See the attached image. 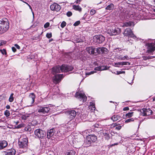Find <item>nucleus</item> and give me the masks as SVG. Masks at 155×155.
Listing matches in <instances>:
<instances>
[{
  "instance_id": "46",
  "label": "nucleus",
  "mask_w": 155,
  "mask_h": 155,
  "mask_svg": "<svg viewBox=\"0 0 155 155\" xmlns=\"http://www.w3.org/2000/svg\"><path fill=\"white\" fill-rule=\"evenodd\" d=\"M142 58L143 59V60H146L147 59H149V56H144L142 57Z\"/></svg>"
},
{
  "instance_id": "19",
  "label": "nucleus",
  "mask_w": 155,
  "mask_h": 155,
  "mask_svg": "<svg viewBox=\"0 0 155 155\" xmlns=\"http://www.w3.org/2000/svg\"><path fill=\"white\" fill-rule=\"evenodd\" d=\"M63 72H67L72 71L74 69L73 67L70 65H62Z\"/></svg>"
},
{
  "instance_id": "38",
  "label": "nucleus",
  "mask_w": 155,
  "mask_h": 155,
  "mask_svg": "<svg viewBox=\"0 0 155 155\" xmlns=\"http://www.w3.org/2000/svg\"><path fill=\"white\" fill-rule=\"evenodd\" d=\"M134 120L133 118H130V119H128L126 120L125 121V123H128L129 122H130L132 121H134Z\"/></svg>"
},
{
  "instance_id": "25",
  "label": "nucleus",
  "mask_w": 155,
  "mask_h": 155,
  "mask_svg": "<svg viewBox=\"0 0 155 155\" xmlns=\"http://www.w3.org/2000/svg\"><path fill=\"white\" fill-rule=\"evenodd\" d=\"M54 129H51L48 130L47 132V137L50 139L54 134Z\"/></svg>"
},
{
  "instance_id": "63",
  "label": "nucleus",
  "mask_w": 155,
  "mask_h": 155,
  "mask_svg": "<svg viewBox=\"0 0 155 155\" xmlns=\"http://www.w3.org/2000/svg\"><path fill=\"white\" fill-rule=\"evenodd\" d=\"M114 124H115V127H116V126H117L118 125V124H117V123H114Z\"/></svg>"
},
{
  "instance_id": "45",
  "label": "nucleus",
  "mask_w": 155,
  "mask_h": 155,
  "mask_svg": "<svg viewBox=\"0 0 155 155\" xmlns=\"http://www.w3.org/2000/svg\"><path fill=\"white\" fill-rule=\"evenodd\" d=\"M46 37L48 38H50L52 37V34L51 33H47L46 35Z\"/></svg>"
},
{
  "instance_id": "60",
  "label": "nucleus",
  "mask_w": 155,
  "mask_h": 155,
  "mask_svg": "<svg viewBox=\"0 0 155 155\" xmlns=\"http://www.w3.org/2000/svg\"><path fill=\"white\" fill-rule=\"evenodd\" d=\"M117 74H121V71H117Z\"/></svg>"
},
{
  "instance_id": "40",
  "label": "nucleus",
  "mask_w": 155,
  "mask_h": 155,
  "mask_svg": "<svg viewBox=\"0 0 155 155\" xmlns=\"http://www.w3.org/2000/svg\"><path fill=\"white\" fill-rule=\"evenodd\" d=\"M130 63L127 62H121V65H130Z\"/></svg>"
},
{
  "instance_id": "55",
  "label": "nucleus",
  "mask_w": 155,
  "mask_h": 155,
  "mask_svg": "<svg viewBox=\"0 0 155 155\" xmlns=\"http://www.w3.org/2000/svg\"><path fill=\"white\" fill-rule=\"evenodd\" d=\"M115 64L116 65H121V62H117V63H115Z\"/></svg>"
},
{
  "instance_id": "43",
  "label": "nucleus",
  "mask_w": 155,
  "mask_h": 155,
  "mask_svg": "<svg viewBox=\"0 0 155 155\" xmlns=\"http://www.w3.org/2000/svg\"><path fill=\"white\" fill-rule=\"evenodd\" d=\"M80 23V21H76L74 24V26H78Z\"/></svg>"
},
{
  "instance_id": "8",
  "label": "nucleus",
  "mask_w": 155,
  "mask_h": 155,
  "mask_svg": "<svg viewBox=\"0 0 155 155\" xmlns=\"http://www.w3.org/2000/svg\"><path fill=\"white\" fill-rule=\"evenodd\" d=\"M50 110L49 106H40L38 109V112L41 114H47L50 112Z\"/></svg>"
},
{
  "instance_id": "56",
  "label": "nucleus",
  "mask_w": 155,
  "mask_h": 155,
  "mask_svg": "<svg viewBox=\"0 0 155 155\" xmlns=\"http://www.w3.org/2000/svg\"><path fill=\"white\" fill-rule=\"evenodd\" d=\"M110 127L111 128H113L114 127H115V124H114V123L112 124L111 125Z\"/></svg>"
},
{
  "instance_id": "54",
  "label": "nucleus",
  "mask_w": 155,
  "mask_h": 155,
  "mask_svg": "<svg viewBox=\"0 0 155 155\" xmlns=\"http://www.w3.org/2000/svg\"><path fill=\"white\" fill-rule=\"evenodd\" d=\"M81 0H76V1L75 2H76L77 4H79Z\"/></svg>"
},
{
  "instance_id": "42",
  "label": "nucleus",
  "mask_w": 155,
  "mask_h": 155,
  "mask_svg": "<svg viewBox=\"0 0 155 155\" xmlns=\"http://www.w3.org/2000/svg\"><path fill=\"white\" fill-rule=\"evenodd\" d=\"M0 51L3 54H7L6 50L5 49L0 50Z\"/></svg>"
},
{
  "instance_id": "18",
  "label": "nucleus",
  "mask_w": 155,
  "mask_h": 155,
  "mask_svg": "<svg viewBox=\"0 0 155 155\" xmlns=\"http://www.w3.org/2000/svg\"><path fill=\"white\" fill-rule=\"evenodd\" d=\"M63 75L58 74L55 75L53 77L54 82L55 84L58 83L60 82L63 78Z\"/></svg>"
},
{
  "instance_id": "15",
  "label": "nucleus",
  "mask_w": 155,
  "mask_h": 155,
  "mask_svg": "<svg viewBox=\"0 0 155 155\" xmlns=\"http://www.w3.org/2000/svg\"><path fill=\"white\" fill-rule=\"evenodd\" d=\"M141 114L143 116L150 115L152 114L153 112L150 108H143L141 110Z\"/></svg>"
},
{
  "instance_id": "37",
  "label": "nucleus",
  "mask_w": 155,
  "mask_h": 155,
  "mask_svg": "<svg viewBox=\"0 0 155 155\" xmlns=\"http://www.w3.org/2000/svg\"><path fill=\"white\" fill-rule=\"evenodd\" d=\"M29 117V116L26 114L23 115L21 116V118L24 120H26L28 117Z\"/></svg>"
},
{
  "instance_id": "17",
  "label": "nucleus",
  "mask_w": 155,
  "mask_h": 155,
  "mask_svg": "<svg viewBox=\"0 0 155 155\" xmlns=\"http://www.w3.org/2000/svg\"><path fill=\"white\" fill-rule=\"evenodd\" d=\"M51 9L52 11H59L61 9L60 6L56 3H54L50 6Z\"/></svg>"
},
{
  "instance_id": "47",
  "label": "nucleus",
  "mask_w": 155,
  "mask_h": 155,
  "mask_svg": "<svg viewBox=\"0 0 155 155\" xmlns=\"http://www.w3.org/2000/svg\"><path fill=\"white\" fill-rule=\"evenodd\" d=\"M50 23L49 22H47L44 25V27L45 28H46L49 26Z\"/></svg>"
},
{
  "instance_id": "39",
  "label": "nucleus",
  "mask_w": 155,
  "mask_h": 155,
  "mask_svg": "<svg viewBox=\"0 0 155 155\" xmlns=\"http://www.w3.org/2000/svg\"><path fill=\"white\" fill-rule=\"evenodd\" d=\"M96 13V11L95 10L92 9H91L90 12V14L91 15H93Z\"/></svg>"
},
{
  "instance_id": "52",
  "label": "nucleus",
  "mask_w": 155,
  "mask_h": 155,
  "mask_svg": "<svg viewBox=\"0 0 155 155\" xmlns=\"http://www.w3.org/2000/svg\"><path fill=\"white\" fill-rule=\"evenodd\" d=\"M12 51H13V52H15L16 51V49L15 47H12Z\"/></svg>"
},
{
  "instance_id": "29",
  "label": "nucleus",
  "mask_w": 155,
  "mask_h": 155,
  "mask_svg": "<svg viewBox=\"0 0 155 155\" xmlns=\"http://www.w3.org/2000/svg\"><path fill=\"white\" fill-rule=\"evenodd\" d=\"M75 152L73 150H68L65 153V155H75Z\"/></svg>"
},
{
  "instance_id": "2",
  "label": "nucleus",
  "mask_w": 155,
  "mask_h": 155,
  "mask_svg": "<svg viewBox=\"0 0 155 155\" xmlns=\"http://www.w3.org/2000/svg\"><path fill=\"white\" fill-rule=\"evenodd\" d=\"M28 138L25 136L21 137L19 139L18 145L20 148H26L28 147Z\"/></svg>"
},
{
  "instance_id": "28",
  "label": "nucleus",
  "mask_w": 155,
  "mask_h": 155,
  "mask_svg": "<svg viewBox=\"0 0 155 155\" xmlns=\"http://www.w3.org/2000/svg\"><path fill=\"white\" fill-rule=\"evenodd\" d=\"M120 118V115H114L111 117V119L113 121H115L118 120Z\"/></svg>"
},
{
  "instance_id": "30",
  "label": "nucleus",
  "mask_w": 155,
  "mask_h": 155,
  "mask_svg": "<svg viewBox=\"0 0 155 155\" xmlns=\"http://www.w3.org/2000/svg\"><path fill=\"white\" fill-rule=\"evenodd\" d=\"M73 8L75 10L81 12L82 10L81 8L79 5H73Z\"/></svg>"
},
{
  "instance_id": "12",
  "label": "nucleus",
  "mask_w": 155,
  "mask_h": 155,
  "mask_svg": "<svg viewBox=\"0 0 155 155\" xmlns=\"http://www.w3.org/2000/svg\"><path fill=\"white\" fill-rule=\"evenodd\" d=\"M86 50L90 54L97 55L98 53H97V48L94 47H89L86 48Z\"/></svg>"
},
{
  "instance_id": "4",
  "label": "nucleus",
  "mask_w": 155,
  "mask_h": 155,
  "mask_svg": "<svg viewBox=\"0 0 155 155\" xmlns=\"http://www.w3.org/2000/svg\"><path fill=\"white\" fill-rule=\"evenodd\" d=\"M121 32V29L118 27H112L107 31V33L110 35H115L119 34Z\"/></svg>"
},
{
  "instance_id": "36",
  "label": "nucleus",
  "mask_w": 155,
  "mask_h": 155,
  "mask_svg": "<svg viewBox=\"0 0 155 155\" xmlns=\"http://www.w3.org/2000/svg\"><path fill=\"white\" fill-rule=\"evenodd\" d=\"M4 114L7 117H9L10 115L9 111L8 110H6L5 111Z\"/></svg>"
},
{
  "instance_id": "58",
  "label": "nucleus",
  "mask_w": 155,
  "mask_h": 155,
  "mask_svg": "<svg viewBox=\"0 0 155 155\" xmlns=\"http://www.w3.org/2000/svg\"><path fill=\"white\" fill-rule=\"evenodd\" d=\"M149 59H151L155 58V56H149Z\"/></svg>"
},
{
  "instance_id": "33",
  "label": "nucleus",
  "mask_w": 155,
  "mask_h": 155,
  "mask_svg": "<svg viewBox=\"0 0 155 155\" xmlns=\"http://www.w3.org/2000/svg\"><path fill=\"white\" fill-rule=\"evenodd\" d=\"M13 93H12L10 95V97L9 98V101L10 102H12L14 101V97H13Z\"/></svg>"
},
{
  "instance_id": "10",
  "label": "nucleus",
  "mask_w": 155,
  "mask_h": 155,
  "mask_svg": "<svg viewBox=\"0 0 155 155\" xmlns=\"http://www.w3.org/2000/svg\"><path fill=\"white\" fill-rule=\"evenodd\" d=\"M123 34L125 36H128L131 38H135L136 36L133 34L130 28H127L124 31Z\"/></svg>"
},
{
  "instance_id": "51",
  "label": "nucleus",
  "mask_w": 155,
  "mask_h": 155,
  "mask_svg": "<svg viewBox=\"0 0 155 155\" xmlns=\"http://www.w3.org/2000/svg\"><path fill=\"white\" fill-rule=\"evenodd\" d=\"M15 46L18 49H20V47L17 44H15Z\"/></svg>"
},
{
  "instance_id": "6",
  "label": "nucleus",
  "mask_w": 155,
  "mask_h": 155,
  "mask_svg": "<svg viewBox=\"0 0 155 155\" xmlns=\"http://www.w3.org/2000/svg\"><path fill=\"white\" fill-rule=\"evenodd\" d=\"M126 18L138 20H140L141 18V15L139 13L129 12L127 15Z\"/></svg>"
},
{
  "instance_id": "32",
  "label": "nucleus",
  "mask_w": 155,
  "mask_h": 155,
  "mask_svg": "<svg viewBox=\"0 0 155 155\" xmlns=\"http://www.w3.org/2000/svg\"><path fill=\"white\" fill-rule=\"evenodd\" d=\"M25 130L26 131L30 132L32 130V128H31L30 126L28 125L25 127Z\"/></svg>"
},
{
  "instance_id": "3",
  "label": "nucleus",
  "mask_w": 155,
  "mask_h": 155,
  "mask_svg": "<svg viewBox=\"0 0 155 155\" xmlns=\"http://www.w3.org/2000/svg\"><path fill=\"white\" fill-rule=\"evenodd\" d=\"M97 139V137L95 135H90L87 136L84 140V143L85 144L90 146L92 143L96 142Z\"/></svg>"
},
{
  "instance_id": "41",
  "label": "nucleus",
  "mask_w": 155,
  "mask_h": 155,
  "mask_svg": "<svg viewBox=\"0 0 155 155\" xmlns=\"http://www.w3.org/2000/svg\"><path fill=\"white\" fill-rule=\"evenodd\" d=\"M66 22L64 21H63L61 23V27L63 28L66 26Z\"/></svg>"
},
{
  "instance_id": "1",
  "label": "nucleus",
  "mask_w": 155,
  "mask_h": 155,
  "mask_svg": "<svg viewBox=\"0 0 155 155\" xmlns=\"http://www.w3.org/2000/svg\"><path fill=\"white\" fill-rule=\"evenodd\" d=\"M9 28V22L7 19H2L0 21V34L6 32Z\"/></svg>"
},
{
  "instance_id": "59",
  "label": "nucleus",
  "mask_w": 155,
  "mask_h": 155,
  "mask_svg": "<svg viewBox=\"0 0 155 155\" xmlns=\"http://www.w3.org/2000/svg\"><path fill=\"white\" fill-rule=\"evenodd\" d=\"M6 108L7 109H9L10 108V106L8 105H7L6 106Z\"/></svg>"
},
{
  "instance_id": "14",
  "label": "nucleus",
  "mask_w": 155,
  "mask_h": 155,
  "mask_svg": "<svg viewBox=\"0 0 155 155\" xmlns=\"http://www.w3.org/2000/svg\"><path fill=\"white\" fill-rule=\"evenodd\" d=\"M52 73L54 74H55L57 73H60L61 72H63L62 70V65L60 66L59 65L56 66L52 68Z\"/></svg>"
},
{
  "instance_id": "48",
  "label": "nucleus",
  "mask_w": 155,
  "mask_h": 155,
  "mask_svg": "<svg viewBox=\"0 0 155 155\" xmlns=\"http://www.w3.org/2000/svg\"><path fill=\"white\" fill-rule=\"evenodd\" d=\"M66 15L68 17H69L72 15V13L71 12L68 11L67 12Z\"/></svg>"
},
{
  "instance_id": "64",
  "label": "nucleus",
  "mask_w": 155,
  "mask_h": 155,
  "mask_svg": "<svg viewBox=\"0 0 155 155\" xmlns=\"http://www.w3.org/2000/svg\"><path fill=\"white\" fill-rule=\"evenodd\" d=\"M121 74H124V73L125 72V71H121Z\"/></svg>"
},
{
  "instance_id": "27",
  "label": "nucleus",
  "mask_w": 155,
  "mask_h": 155,
  "mask_svg": "<svg viewBox=\"0 0 155 155\" xmlns=\"http://www.w3.org/2000/svg\"><path fill=\"white\" fill-rule=\"evenodd\" d=\"M35 95L34 93H31L29 96V101L31 102V104H32L35 102Z\"/></svg>"
},
{
  "instance_id": "62",
  "label": "nucleus",
  "mask_w": 155,
  "mask_h": 155,
  "mask_svg": "<svg viewBox=\"0 0 155 155\" xmlns=\"http://www.w3.org/2000/svg\"><path fill=\"white\" fill-rule=\"evenodd\" d=\"M29 6L30 8L31 9V10H32V8H31V6L29 5L28 3H26Z\"/></svg>"
},
{
  "instance_id": "9",
  "label": "nucleus",
  "mask_w": 155,
  "mask_h": 155,
  "mask_svg": "<svg viewBox=\"0 0 155 155\" xmlns=\"http://www.w3.org/2000/svg\"><path fill=\"white\" fill-rule=\"evenodd\" d=\"M147 50L146 53L151 54L155 50V45L153 43H148L147 44Z\"/></svg>"
},
{
  "instance_id": "49",
  "label": "nucleus",
  "mask_w": 155,
  "mask_h": 155,
  "mask_svg": "<svg viewBox=\"0 0 155 155\" xmlns=\"http://www.w3.org/2000/svg\"><path fill=\"white\" fill-rule=\"evenodd\" d=\"M122 126L120 125L117 126L115 127V129L118 130H120Z\"/></svg>"
},
{
  "instance_id": "11",
  "label": "nucleus",
  "mask_w": 155,
  "mask_h": 155,
  "mask_svg": "<svg viewBox=\"0 0 155 155\" xmlns=\"http://www.w3.org/2000/svg\"><path fill=\"white\" fill-rule=\"evenodd\" d=\"M75 97L79 99L81 101L82 100L83 102H85L87 99V97L84 93L78 91L76 93Z\"/></svg>"
},
{
  "instance_id": "31",
  "label": "nucleus",
  "mask_w": 155,
  "mask_h": 155,
  "mask_svg": "<svg viewBox=\"0 0 155 155\" xmlns=\"http://www.w3.org/2000/svg\"><path fill=\"white\" fill-rule=\"evenodd\" d=\"M114 8V6L112 3H111L107 6L105 9L107 10H111L113 9Z\"/></svg>"
},
{
  "instance_id": "24",
  "label": "nucleus",
  "mask_w": 155,
  "mask_h": 155,
  "mask_svg": "<svg viewBox=\"0 0 155 155\" xmlns=\"http://www.w3.org/2000/svg\"><path fill=\"white\" fill-rule=\"evenodd\" d=\"M8 145L7 142L5 140H3L0 141V150L2 149Z\"/></svg>"
},
{
  "instance_id": "50",
  "label": "nucleus",
  "mask_w": 155,
  "mask_h": 155,
  "mask_svg": "<svg viewBox=\"0 0 155 155\" xmlns=\"http://www.w3.org/2000/svg\"><path fill=\"white\" fill-rule=\"evenodd\" d=\"M96 72V71H91L88 73H86V75H90L91 74H93L94 73H95Z\"/></svg>"
},
{
  "instance_id": "20",
  "label": "nucleus",
  "mask_w": 155,
  "mask_h": 155,
  "mask_svg": "<svg viewBox=\"0 0 155 155\" xmlns=\"http://www.w3.org/2000/svg\"><path fill=\"white\" fill-rule=\"evenodd\" d=\"M102 134L103 136L105 137V138L107 140H108L110 137V131L107 128L103 129L102 130Z\"/></svg>"
},
{
  "instance_id": "16",
  "label": "nucleus",
  "mask_w": 155,
  "mask_h": 155,
  "mask_svg": "<svg viewBox=\"0 0 155 155\" xmlns=\"http://www.w3.org/2000/svg\"><path fill=\"white\" fill-rule=\"evenodd\" d=\"M108 49L104 47H99L97 48V53L98 54H107L108 52Z\"/></svg>"
},
{
  "instance_id": "5",
  "label": "nucleus",
  "mask_w": 155,
  "mask_h": 155,
  "mask_svg": "<svg viewBox=\"0 0 155 155\" xmlns=\"http://www.w3.org/2000/svg\"><path fill=\"white\" fill-rule=\"evenodd\" d=\"M35 134L36 138L42 139L45 137L46 133L44 130L39 129L35 131Z\"/></svg>"
},
{
  "instance_id": "21",
  "label": "nucleus",
  "mask_w": 155,
  "mask_h": 155,
  "mask_svg": "<svg viewBox=\"0 0 155 155\" xmlns=\"http://www.w3.org/2000/svg\"><path fill=\"white\" fill-rule=\"evenodd\" d=\"M67 114H68V117L71 119H72L76 116V112L74 110H72L67 112Z\"/></svg>"
},
{
  "instance_id": "35",
  "label": "nucleus",
  "mask_w": 155,
  "mask_h": 155,
  "mask_svg": "<svg viewBox=\"0 0 155 155\" xmlns=\"http://www.w3.org/2000/svg\"><path fill=\"white\" fill-rule=\"evenodd\" d=\"M133 112H129L126 114V116L128 118L130 117L133 115Z\"/></svg>"
},
{
  "instance_id": "22",
  "label": "nucleus",
  "mask_w": 155,
  "mask_h": 155,
  "mask_svg": "<svg viewBox=\"0 0 155 155\" xmlns=\"http://www.w3.org/2000/svg\"><path fill=\"white\" fill-rule=\"evenodd\" d=\"M109 68V67L107 66H101L95 68L94 70L95 71H103L107 70Z\"/></svg>"
},
{
  "instance_id": "26",
  "label": "nucleus",
  "mask_w": 155,
  "mask_h": 155,
  "mask_svg": "<svg viewBox=\"0 0 155 155\" xmlns=\"http://www.w3.org/2000/svg\"><path fill=\"white\" fill-rule=\"evenodd\" d=\"M134 25V22L132 21H128L123 23L122 27H127Z\"/></svg>"
},
{
  "instance_id": "61",
  "label": "nucleus",
  "mask_w": 155,
  "mask_h": 155,
  "mask_svg": "<svg viewBox=\"0 0 155 155\" xmlns=\"http://www.w3.org/2000/svg\"><path fill=\"white\" fill-rule=\"evenodd\" d=\"M22 124H19L18 126V128H20L22 127Z\"/></svg>"
},
{
  "instance_id": "53",
  "label": "nucleus",
  "mask_w": 155,
  "mask_h": 155,
  "mask_svg": "<svg viewBox=\"0 0 155 155\" xmlns=\"http://www.w3.org/2000/svg\"><path fill=\"white\" fill-rule=\"evenodd\" d=\"M129 108L128 107H124L123 108V110L124 111H126V110H129Z\"/></svg>"
},
{
  "instance_id": "13",
  "label": "nucleus",
  "mask_w": 155,
  "mask_h": 155,
  "mask_svg": "<svg viewBox=\"0 0 155 155\" xmlns=\"http://www.w3.org/2000/svg\"><path fill=\"white\" fill-rule=\"evenodd\" d=\"M76 125V124L75 121L70 120L67 123L66 126L68 130L71 131L73 130Z\"/></svg>"
},
{
  "instance_id": "57",
  "label": "nucleus",
  "mask_w": 155,
  "mask_h": 155,
  "mask_svg": "<svg viewBox=\"0 0 155 155\" xmlns=\"http://www.w3.org/2000/svg\"><path fill=\"white\" fill-rule=\"evenodd\" d=\"M5 44V43L3 41H0V45L1 44V46L2 45H3V44Z\"/></svg>"
},
{
  "instance_id": "7",
  "label": "nucleus",
  "mask_w": 155,
  "mask_h": 155,
  "mask_svg": "<svg viewBox=\"0 0 155 155\" xmlns=\"http://www.w3.org/2000/svg\"><path fill=\"white\" fill-rule=\"evenodd\" d=\"M94 42L97 44L103 43L105 40V37L102 35H99L94 36L93 38Z\"/></svg>"
},
{
  "instance_id": "34",
  "label": "nucleus",
  "mask_w": 155,
  "mask_h": 155,
  "mask_svg": "<svg viewBox=\"0 0 155 155\" xmlns=\"http://www.w3.org/2000/svg\"><path fill=\"white\" fill-rule=\"evenodd\" d=\"M128 57L127 56H124L123 57L120 55L119 57V59L121 60H124L125 59H128Z\"/></svg>"
},
{
  "instance_id": "44",
  "label": "nucleus",
  "mask_w": 155,
  "mask_h": 155,
  "mask_svg": "<svg viewBox=\"0 0 155 155\" xmlns=\"http://www.w3.org/2000/svg\"><path fill=\"white\" fill-rule=\"evenodd\" d=\"M91 109L92 110H95L96 108L95 107L94 104L93 103H92V104H91Z\"/></svg>"
},
{
  "instance_id": "23",
  "label": "nucleus",
  "mask_w": 155,
  "mask_h": 155,
  "mask_svg": "<svg viewBox=\"0 0 155 155\" xmlns=\"http://www.w3.org/2000/svg\"><path fill=\"white\" fill-rule=\"evenodd\" d=\"M16 151L13 149H11L8 150L7 152H4V155H15Z\"/></svg>"
}]
</instances>
